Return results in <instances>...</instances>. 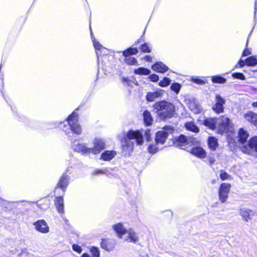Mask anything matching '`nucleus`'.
I'll use <instances>...</instances> for the list:
<instances>
[{"instance_id":"1","label":"nucleus","mask_w":257,"mask_h":257,"mask_svg":"<svg viewBox=\"0 0 257 257\" xmlns=\"http://www.w3.org/2000/svg\"><path fill=\"white\" fill-rule=\"evenodd\" d=\"M151 130L147 129L144 132L143 130L134 131L130 129L127 133L119 134L118 139L121 143L122 154L124 156H130L134 151V143L140 146L143 144L144 138L147 142L151 140Z\"/></svg>"},{"instance_id":"2","label":"nucleus","mask_w":257,"mask_h":257,"mask_svg":"<svg viewBox=\"0 0 257 257\" xmlns=\"http://www.w3.org/2000/svg\"><path fill=\"white\" fill-rule=\"evenodd\" d=\"M79 115L77 110L73 111L63 121L49 122L45 123V127L47 129H53L60 127L68 137L69 139L72 140L76 136L80 135L82 133V128L78 123Z\"/></svg>"},{"instance_id":"3","label":"nucleus","mask_w":257,"mask_h":257,"mask_svg":"<svg viewBox=\"0 0 257 257\" xmlns=\"http://www.w3.org/2000/svg\"><path fill=\"white\" fill-rule=\"evenodd\" d=\"M153 108L157 117L163 121L174 117L176 114V106L172 102L163 100L154 103Z\"/></svg>"},{"instance_id":"4","label":"nucleus","mask_w":257,"mask_h":257,"mask_svg":"<svg viewBox=\"0 0 257 257\" xmlns=\"http://www.w3.org/2000/svg\"><path fill=\"white\" fill-rule=\"evenodd\" d=\"M199 144L200 142L196 138H187L184 135H181L178 138V147H181L182 149H187V146H193L188 151L200 159H203L206 157V153L202 148L197 146Z\"/></svg>"},{"instance_id":"5","label":"nucleus","mask_w":257,"mask_h":257,"mask_svg":"<svg viewBox=\"0 0 257 257\" xmlns=\"http://www.w3.org/2000/svg\"><path fill=\"white\" fill-rule=\"evenodd\" d=\"M242 152L257 158V137H253L240 147Z\"/></svg>"},{"instance_id":"6","label":"nucleus","mask_w":257,"mask_h":257,"mask_svg":"<svg viewBox=\"0 0 257 257\" xmlns=\"http://www.w3.org/2000/svg\"><path fill=\"white\" fill-rule=\"evenodd\" d=\"M217 131L219 134L233 133L232 124L230 119L225 116H221L217 119Z\"/></svg>"},{"instance_id":"7","label":"nucleus","mask_w":257,"mask_h":257,"mask_svg":"<svg viewBox=\"0 0 257 257\" xmlns=\"http://www.w3.org/2000/svg\"><path fill=\"white\" fill-rule=\"evenodd\" d=\"M69 171V168H67L65 172L60 177L54 188L55 192L58 189H60L63 195H65L67 189L70 183L71 177L67 174V172Z\"/></svg>"},{"instance_id":"8","label":"nucleus","mask_w":257,"mask_h":257,"mask_svg":"<svg viewBox=\"0 0 257 257\" xmlns=\"http://www.w3.org/2000/svg\"><path fill=\"white\" fill-rule=\"evenodd\" d=\"M175 128L171 125H166L163 130L159 131L155 134V141L157 145L164 144L169 134L174 133Z\"/></svg>"},{"instance_id":"9","label":"nucleus","mask_w":257,"mask_h":257,"mask_svg":"<svg viewBox=\"0 0 257 257\" xmlns=\"http://www.w3.org/2000/svg\"><path fill=\"white\" fill-rule=\"evenodd\" d=\"M28 203L29 202L26 201H9L0 197V207L6 212L18 208L19 206H24Z\"/></svg>"},{"instance_id":"10","label":"nucleus","mask_w":257,"mask_h":257,"mask_svg":"<svg viewBox=\"0 0 257 257\" xmlns=\"http://www.w3.org/2000/svg\"><path fill=\"white\" fill-rule=\"evenodd\" d=\"M72 149L74 151L81 153L82 155L87 156L91 154L90 148L87 147L85 144L80 143L79 141L74 140L72 142Z\"/></svg>"},{"instance_id":"11","label":"nucleus","mask_w":257,"mask_h":257,"mask_svg":"<svg viewBox=\"0 0 257 257\" xmlns=\"http://www.w3.org/2000/svg\"><path fill=\"white\" fill-rule=\"evenodd\" d=\"M226 100L220 95L216 94L215 98L214 104L212 105V109L216 113L219 114L224 112V105Z\"/></svg>"},{"instance_id":"12","label":"nucleus","mask_w":257,"mask_h":257,"mask_svg":"<svg viewBox=\"0 0 257 257\" xmlns=\"http://www.w3.org/2000/svg\"><path fill=\"white\" fill-rule=\"evenodd\" d=\"M231 185L230 184L223 183L219 189V198L221 203H224L228 198Z\"/></svg>"},{"instance_id":"13","label":"nucleus","mask_w":257,"mask_h":257,"mask_svg":"<svg viewBox=\"0 0 257 257\" xmlns=\"http://www.w3.org/2000/svg\"><path fill=\"white\" fill-rule=\"evenodd\" d=\"M93 143V147L90 148V149H91V153L94 155L99 154L105 148V143L101 139L95 138Z\"/></svg>"},{"instance_id":"14","label":"nucleus","mask_w":257,"mask_h":257,"mask_svg":"<svg viewBox=\"0 0 257 257\" xmlns=\"http://www.w3.org/2000/svg\"><path fill=\"white\" fill-rule=\"evenodd\" d=\"M35 229L42 233H47L49 232V227L44 219H39L33 223Z\"/></svg>"},{"instance_id":"15","label":"nucleus","mask_w":257,"mask_h":257,"mask_svg":"<svg viewBox=\"0 0 257 257\" xmlns=\"http://www.w3.org/2000/svg\"><path fill=\"white\" fill-rule=\"evenodd\" d=\"M63 193L59 196H55L54 199V205L56 210L60 214L64 213V196Z\"/></svg>"},{"instance_id":"16","label":"nucleus","mask_w":257,"mask_h":257,"mask_svg":"<svg viewBox=\"0 0 257 257\" xmlns=\"http://www.w3.org/2000/svg\"><path fill=\"white\" fill-rule=\"evenodd\" d=\"M112 228L117 236L120 238H122V236L126 234L128 229L123 226V224L121 222H118L113 225Z\"/></svg>"},{"instance_id":"17","label":"nucleus","mask_w":257,"mask_h":257,"mask_svg":"<svg viewBox=\"0 0 257 257\" xmlns=\"http://www.w3.org/2000/svg\"><path fill=\"white\" fill-rule=\"evenodd\" d=\"M152 69L158 73H164L169 70V67L161 61H157L151 66Z\"/></svg>"},{"instance_id":"18","label":"nucleus","mask_w":257,"mask_h":257,"mask_svg":"<svg viewBox=\"0 0 257 257\" xmlns=\"http://www.w3.org/2000/svg\"><path fill=\"white\" fill-rule=\"evenodd\" d=\"M12 111L13 113H16L18 117V120L20 122L25 123L27 125L29 126L31 128H35V122L33 120H30L29 118L25 116L24 115L20 114H18L17 112H15L12 106L10 105Z\"/></svg>"},{"instance_id":"19","label":"nucleus","mask_w":257,"mask_h":257,"mask_svg":"<svg viewBox=\"0 0 257 257\" xmlns=\"http://www.w3.org/2000/svg\"><path fill=\"white\" fill-rule=\"evenodd\" d=\"M100 246L107 251L112 250L114 247L115 241L108 238H103L100 242Z\"/></svg>"},{"instance_id":"20","label":"nucleus","mask_w":257,"mask_h":257,"mask_svg":"<svg viewBox=\"0 0 257 257\" xmlns=\"http://www.w3.org/2000/svg\"><path fill=\"white\" fill-rule=\"evenodd\" d=\"M164 91L158 89L154 92H148L146 95V99L149 102H153L155 99L161 97L163 94Z\"/></svg>"},{"instance_id":"21","label":"nucleus","mask_w":257,"mask_h":257,"mask_svg":"<svg viewBox=\"0 0 257 257\" xmlns=\"http://www.w3.org/2000/svg\"><path fill=\"white\" fill-rule=\"evenodd\" d=\"M116 154V152L114 150H105L101 154L100 159L104 161H109L113 159Z\"/></svg>"},{"instance_id":"22","label":"nucleus","mask_w":257,"mask_h":257,"mask_svg":"<svg viewBox=\"0 0 257 257\" xmlns=\"http://www.w3.org/2000/svg\"><path fill=\"white\" fill-rule=\"evenodd\" d=\"M189 101V102L188 103V106L192 111L196 114L199 113L201 112L202 108L195 99L192 98Z\"/></svg>"},{"instance_id":"23","label":"nucleus","mask_w":257,"mask_h":257,"mask_svg":"<svg viewBox=\"0 0 257 257\" xmlns=\"http://www.w3.org/2000/svg\"><path fill=\"white\" fill-rule=\"evenodd\" d=\"M126 234H127V236L125 239L126 241L134 243H136L138 242L139 237L133 228L128 229Z\"/></svg>"},{"instance_id":"24","label":"nucleus","mask_w":257,"mask_h":257,"mask_svg":"<svg viewBox=\"0 0 257 257\" xmlns=\"http://www.w3.org/2000/svg\"><path fill=\"white\" fill-rule=\"evenodd\" d=\"M90 253L84 252L80 257H100V253L98 247L92 246L89 249Z\"/></svg>"},{"instance_id":"25","label":"nucleus","mask_w":257,"mask_h":257,"mask_svg":"<svg viewBox=\"0 0 257 257\" xmlns=\"http://www.w3.org/2000/svg\"><path fill=\"white\" fill-rule=\"evenodd\" d=\"M217 119L216 118L204 119L202 123L211 130H217Z\"/></svg>"},{"instance_id":"26","label":"nucleus","mask_w":257,"mask_h":257,"mask_svg":"<svg viewBox=\"0 0 257 257\" xmlns=\"http://www.w3.org/2000/svg\"><path fill=\"white\" fill-rule=\"evenodd\" d=\"M143 117L144 124L146 126H149L152 124L153 118L151 112L149 110H144L143 113Z\"/></svg>"},{"instance_id":"27","label":"nucleus","mask_w":257,"mask_h":257,"mask_svg":"<svg viewBox=\"0 0 257 257\" xmlns=\"http://www.w3.org/2000/svg\"><path fill=\"white\" fill-rule=\"evenodd\" d=\"M244 118L247 121L257 125V113L249 111L244 114Z\"/></svg>"},{"instance_id":"28","label":"nucleus","mask_w":257,"mask_h":257,"mask_svg":"<svg viewBox=\"0 0 257 257\" xmlns=\"http://www.w3.org/2000/svg\"><path fill=\"white\" fill-rule=\"evenodd\" d=\"M249 135L246 131L243 128L239 129L238 133V142L240 144L243 145L246 143V140L248 138Z\"/></svg>"},{"instance_id":"29","label":"nucleus","mask_w":257,"mask_h":257,"mask_svg":"<svg viewBox=\"0 0 257 257\" xmlns=\"http://www.w3.org/2000/svg\"><path fill=\"white\" fill-rule=\"evenodd\" d=\"M121 52H122L123 56H131L133 55H137L139 53V49L136 47L131 46Z\"/></svg>"},{"instance_id":"30","label":"nucleus","mask_w":257,"mask_h":257,"mask_svg":"<svg viewBox=\"0 0 257 257\" xmlns=\"http://www.w3.org/2000/svg\"><path fill=\"white\" fill-rule=\"evenodd\" d=\"M251 212V210L249 209L243 208L240 210L239 214L243 218V219L245 221L247 222L249 220L251 219L250 217V213Z\"/></svg>"},{"instance_id":"31","label":"nucleus","mask_w":257,"mask_h":257,"mask_svg":"<svg viewBox=\"0 0 257 257\" xmlns=\"http://www.w3.org/2000/svg\"><path fill=\"white\" fill-rule=\"evenodd\" d=\"M208 145L210 150L212 151L215 150L218 146L217 140L213 137H209L208 139Z\"/></svg>"},{"instance_id":"32","label":"nucleus","mask_w":257,"mask_h":257,"mask_svg":"<svg viewBox=\"0 0 257 257\" xmlns=\"http://www.w3.org/2000/svg\"><path fill=\"white\" fill-rule=\"evenodd\" d=\"M185 128L192 132L198 133L199 132V127L196 126L193 121H188L185 124Z\"/></svg>"},{"instance_id":"33","label":"nucleus","mask_w":257,"mask_h":257,"mask_svg":"<svg viewBox=\"0 0 257 257\" xmlns=\"http://www.w3.org/2000/svg\"><path fill=\"white\" fill-rule=\"evenodd\" d=\"M151 70L146 67H140L135 69L134 73L136 75H148L151 73Z\"/></svg>"},{"instance_id":"34","label":"nucleus","mask_w":257,"mask_h":257,"mask_svg":"<svg viewBox=\"0 0 257 257\" xmlns=\"http://www.w3.org/2000/svg\"><path fill=\"white\" fill-rule=\"evenodd\" d=\"M124 61L125 63L129 65H135L138 63L137 59L134 57H132L130 55L123 56Z\"/></svg>"},{"instance_id":"35","label":"nucleus","mask_w":257,"mask_h":257,"mask_svg":"<svg viewBox=\"0 0 257 257\" xmlns=\"http://www.w3.org/2000/svg\"><path fill=\"white\" fill-rule=\"evenodd\" d=\"M139 49L143 53H150L152 51L151 47L147 42H144L140 45Z\"/></svg>"},{"instance_id":"36","label":"nucleus","mask_w":257,"mask_h":257,"mask_svg":"<svg viewBox=\"0 0 257 257\" xmlns=\"http://www.w3.org/2000/svg\"><path fill=\"white\" fill-rule=\"evenodd\" d=\"M245 64L247 66H254L257 64V58L254 56H250L245 60Z\"/></svg>"},{"instance_id":"37","label":"nucleus","mask_w":257,"mask_h":257,"mask_svg":"<svg viewBox=\"0 0 257 257\" xmlns=\"http://www.w3.org/2000/svg\"><path fill=\"white\" fill-rule=\"evenodd\" d=\"M211 80L213 83L220 84H223L226 81L225 78L219 75L212 76L211 78Z\"/></svg>"},{"instance_id":"38","label":"nucleus","mask_w":257,"mask_h":257,"mask_svg":"<svg viewBox=\"0 0 257 257\" xmlns=\"http://www.w3.org/2000/svg\"><path fill=\"white\" fill-rule=\"evenodd\" d=\"M157 145L156 143L154 144H150L149 145L148 147V152L154 155L157 153L159 151V148L157 147Z\"/></svg>"},{"instance_id":"39","label":"nucleus","mask_w":257,"mask_h":257,"mask_svg":"<svg viewBox=\"0 0 257 257\" xmlns=\"http://www.w3.org/2000/svg\"><path fill=\"white\" fill-rule=\"evenodd\" d=\"M171 83V80L167 77H165L159 82V85L162 87L168 86Z\"/></svg>"},{"instance_id":"40","label":"nucleus","mask_w":257,"mask_h":257,"mask_svg":"<svg viewBox=\"0 0 257 257\" xmlns=\"http://www.w3.org/2000/svg\"><path fill=\"white\" fill-rule=\"evenodd\" d=\"M93 47L96 51H99L103 48V46L93 36L92 40Z\"/></svg>"},{"instance_id":"41","label":"nucleus","mask_w":257,"mask_h":257,"mask_svg":"<svg viewBox=\"0 0 257 257\" xmlns=\"http://www.w3.org/2000/svg\"><path fill=\"white\" fill-rule=\"evenodd\" d=\"M94 175H99L100 174L108 175L107 169H95L92 173Z\"/></svg>"},{"instance_id":"42","label":"nucleus","mask_w":257,"mask_h":257,"mask_svg":"<svg viewBox=\"0 0 257 257\" xmlns=\"http://www.w3.org/2000/svg\"><path fill=\"white\" fill-rule=\"evenodd\" d=\"M148 79L151 82H157L159 80V76L158 75L153 73L148 75Z\"/></svg>"},{"instance_id":"43","label":"nucleus","mask_w":257,"mask_h":257,"mask_svg":"<svg viewBox=\"0 0 257 257\" xmlns=\"http://www.w3.org/2000/svg\"><path fill=\"white\" fill-rule=\"evenodd\" d=\"M72 248L73 250H74V251H75L78 253H81L82 251V247L80 245H79L77 244H76V243H73L72 245Z\"/></svg>"},{"instance_id":"44","label":"nucleus","mask_w":257,"mask_h":257,"mask_svg":"<svg viewBox=\"0 0 257 257\" xmlns=\"http://www.w3.org/2000/svg\"><path fill=\"white\" fill-rule=\"evenodd\" d=\"M191 80L193 82L198 84L202 85L205 83L204 81L199 77H193Z\"/></svg>"},{"instance_id":"45","label":"nucleus","mask_w":257,"mask_h":257,"mask_svg":"<svg viewBox=\"0 0 257 257\" xmlns=\"http://www.w3.org/2000/svg\"><path fill=\"white\" fill-rule=\"evenodd\" d=\"M220 177L222 180H225L229 179L230 176L225 171L221 170L220 173Z\"/></svg>"},{"instance_id":"46","label":"nucleus","mask_w":257,"mask_h":257,"mask_svg":"<svg viewBox=\"0 0 257 257\" xmlns=\"http://www.w3.org/2000/svg\"><path fill=\"white\" fill-rule=\"evenodd\" d=\"M232 77L236 79H239L241 80H244L245 77L244 75L241 73H234L232 74Z\"/></svg>"},{"instance_id":"47","label":"nucleus","mask_w":257,"mask_h":257,"mask_svg":"<svg viewBox=\"0 0 257 257\" xmlns=\"http://www.w3.org/2000/svg\"><path fill=\"white\" fill-rule=\"evenodd\" d=\"M121 81L123 83L126 84L127 85L131 86L133 83V80H131L128 77H122L121 78Z\"/></svg>"},{"instance_id":"48","label":"nucleus","mask_w":257,"mask_h":257,"mask_svg":"<svg viewBox=\"0 0 257 257\" xmlns=\"http://www.w3.org/2000/svg\"><path fill=\"white\" fill-rule=\"evenodd\" d=\"M24 254H26V256L29 254V252L27 251L26 248H23L21 249V252L19 253V256L21 257Z\"/></svg>"},{"instance_id":"49","label":"nucleus","mask_w":257,"mask_h":257,"mask_svg":"<svg viewBox=\"0 0 257 257\" xmlns=\"http://www.w3.org/2000/svg\"><path fill=\"white\" fill-rule=\"evenodd\" d=\"M144 60L148 62H151L153 60L152 57L150 55H146L144 56Z\"/></svg>"},{"instance_id":"50","label":"nucleus","mask_w":257,"mask_h":257,"mask_svg":"<svg viewBox=\"0 0 257 257\" xmlns=\"http://www.w3.org/2000/svg\"><path fill=\"white\" fill-rule=\"evenodd\" d=\"M251 54V51L248 48H245L242 53L243 56H246Z\"/></svg>"},{"instance_id":"51","label":"nucleus","mask_w":257,"mask_h":257,"mask_svg":"<svg viewBox=\"0 0 257 257\" xmlns=\"http://www.w3.org/2000/svg\"><path fill=\"white\" fill-rule=\"evenodd\" d=\"M171 89L177 94V82H174L171 86Z\"/></svg>"},{"instance_id":"52","label":"nucleus","mask_w":257,"mask_h":257,"mask_svg":"<svg viewBox=\"0 0 257 257\" xmlns=\"http://www.w3.org/2000/svg\"><path fill=\"white\" fill-rule=\"evenodd\" d=\"M245 61H244L243 60L240 59L238 62V65L240 67H242L245 65Z\"/></svg>"},{"instance_id":"53","label":"nucleus","mask_w":257,"mask_h":257,"mask_svg":"<svg viewBox=\"0 0 257 257\" xmlns=\"http://www.w3.org/2000/svg\"><path fill=\"white\" fill-rule=\"evenodd\" d=\"M145 31H146V28L144 30L143 34L142 36L141 37V38L140 39H139L138 40L140 41V43H141V42H144L145 41V38L144 37V35H145Z\"/></svg>"},{"instance_id":"54","label":"nucleus","mask_w":257,"mask_h":257,"mask_svg":"<svg viewBox=\"0 0 257 257\" xmlns=\"http://www.w3.org/2000/svg\"><path fill=\"white\" fill-rule=\"evenodd\" d=\"M172 145L177 147V137H174L172 139Z\"/></svg>"},{"instance_id":"55","label":"nucleus","mask_w":257,"mask_h":257,"mask_svg":"<svg viewBox=\"0 0 257 257\" xmlns=\"http://www.w3.org/2000/svg\"><path fill=\"white\" fill-rule=\"evenodd\" d=\"M41 202V201H40ZM33 203H36L37 206L41 208V209H44V208L42 206V203H40V202H33Z\"/></svg>"},{"instance_id":"56","label":"nucleus","mask_w":257,"mask_h":257,"mask_svg":"<svg viewBox=\"0 0 257 257\" xmlns=\"http://www.w3.org/2000/svg\"><path fill=\"white\" fill-rule=\"evenodd\" d=\"M89 29H90L91 38V40H92V38H93V36H94V35L93 34L92 30L90 25L89 26Z\"/></svg>"},{"instance_id":"57","label":"nucleus","mask_w":257,"mask_h":257,"mask_svg":"<svg viewBox=\"0 0 257 257\" xmlns=\"http://www.w3.org/2000/svg\"><path fill=\"white\" fill-rule=\"evenodd\" d=\"M99 72V67H98V68H97V73L96 78L94 80V85H95L96 81L98 79V75Z\"/></svg>"},{"instance_id":"58","label":"nucleus","mask_w":257,"mask_h":257,"mask_svg":"<svg viewBox=\"0 0 257 257\" xmlns=\"http://www.w3.org/2000/svg\"><path fill=\"white\" fill-rule=\"evenodd\" d=\"M209 163L212 165L214 163V161H215V160L214 159L212 158H209Z\"/></svg>"},{"instance_id":"59","label":"nucleus","mask_w":257,"mask_h":257,"mask_svg":"<svg viewBox=\"0 0 257 257\" xmlns=\"http://www.w3.org/2000/svg\"><path fill=\"white\" fill-rule=\"evenodd\" d=\"M133 83H134L135 85L137 86L139 85L138 81L135 79H134V81L133 80Z\"/></svg>"},{"instance_id":"60","label":"nucleus","mask_w":257,"mask_h":257,"mask_svg":"<svg viewBox=\"0 0 257 257\" xmlns=\"http://www.w3.org/2000/svg\"><path fill=\"white\" fill-rule=\"evenodd\" d=\"M252 105L253 107H257V101H256V102H253V103H252Z\"/></svg>"},{"instance_id":"61","label":"nucleus","mask_w":257,"mask_h":257,"mask_svg":"<svg viewBox=\"0 0 257 257\" xmlns=\"http://www.w3.org/2000/svg\"><path fill=\"white\" fill-rule=\"evenodd\" d=\"M102 69L103 70V71H104V73H105V74H106V71H107V70H106V68H105V67L104 68V67H103V66H102Z\"/></svg>"},{"instance_id":"62","label":"nucleus","mask_w":257,"mask_h":257,"mask_svg":"<svg viewBox=\"0 0 257 257\" xmlns=\"http://www.w3.org/2000/svg\"><path fill=\"white\" fill-rule=\"evenodd\" d=\"M139 43H140V41L139 40H137V41H136L134 44V45H137Z\"/></svg>"},{"instance_id":"63","label":"nucleus","mask_w":257,"mask_h":257,"mask_svg":"<svg viewBox=\"0 0 257 257\" xmlns=\"http://www.w3.org/2000/svg\"><path fill=\"white\" fill-rule=\"evenodd\" d=\"M180 87H181V86L180 85V84H179V83H178V86H177V88H178V92H179V90H180Z\"/></svg>"},{"instance_id":"64","label":"nucleus","mask_w":257,"mask_h":257,"mask_svg":"<svg viewBox=\"0 0 257 257\" xmlns=\"http://www.w3.org/2000/svg\"><path fill=\"white\" fill-rule=\"evenodd\" d=\"M167 212H168V213H169V214H170V215L171 216H172L173 213H172V212L171 211H167Z\"/></svg>"}]
</instances>
